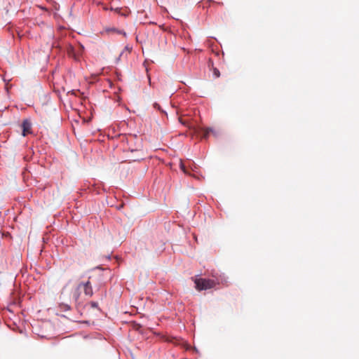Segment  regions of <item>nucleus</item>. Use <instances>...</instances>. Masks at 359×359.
Returning a JSON list of instances; mask_svg holds the SVG:
<instances>
[{
  "mask_svg": "<svg viewBox=\"0 0 359 359\" xmlns=\"http://www.w3.org/2000/svg\"><path fill=\"white\" fill-rule=\"evenodd\" d=\"M32 123L28 119H25L22 123V135L26 136L27 134L31 133Z\"/></svg>",
  "mask_w": 359,
  "mask_h": 359,
  "instance_id": "obj_3",
  "label": "nucleus"
},
{
  "mask_svg": "<svg viewBox=\"0 0 359 359\" xmlns=\"http://www.w3.org/2000/svg\"><path fill=\"white\" fill-rule=\"evenodd\" d=\"M110 10L111 11H115L116 12H118L120 11V8H114L111 7Z\"/></svg>",
  "mask_w": 359,
  "mask_h": 359,
  "instance_id": "obj_7",
  "label": "nucleus"
},
{
  "mask_svg": "<svg viewBox=\"0 0 359 359\" xmlns=\"http://www.w3.org/2000/svg\"><path fill=\"white\" fill-rule=\"evenodd\" d=\"M103 8H104V10H105V11H108V10L109 9V8L108 7H107V6H104Z\"/></svg>",
  "mask_w": 359,
  "mask_h": 359,
  "instance_id": "obj_11",
  "label": "nucleus"
},
{
  "mask_svg": "<svg viewBox=\"0 0 359 359\" xmlns=\"http://www.w3.org/2000/svg\"><path fill=\"white\" fill-rule=\"evenodd\" d=\"M194 283L198 290H203L212 288L217 283L215 280L201 278H196Z\"/></svg>",
  "mask_w": 359,
  "mask_h": 359,
  "instance_id": "obj_2",
  "label": "nucleus"
},
{
  "mask_svg": "<svg viewBox=\"0 0 359 359\" xmlns=\"http://www.w3.org/2000/svg\"><path fill=\"white\" fill-rule=\"evenodd\" d=\"M90 305L92 308H94V309H99L98 308V303L96 302H90Z\"/></svg>",
  "mask_w": 359,
  "mask_h": 359,
  "instance_id": "obj_4",
  "label": "nucleus"
},
{
  "mask_svg": "<svg viewBox=\"0 0 359 359\" xmlns=\"http://www.w3.org/2000/svg\"><path fill=\"white\" fill-rule=\"evenodd\" d=\"M210 131H211V132H212V128H208V129H207V130H206V132H205V136H208V133H209V132H210Z\"/></svg>",
  "mask_w": 359,
  "mask_h": 359,
  "instance_id": "obj_6",
  "label": "nucleus"
},
{
  "mask_svg": "<svg viewBox=\"0 0 359 359\" xmlns=\"http://www.w3.org/2000/svg\"><path fill=\"white\" fill-rule=\"evenodd\" d=\"M215 74L217 76H219V71H218V70L215 71Z\"/></svg>",
  "mask_w": 359,
  "mask_h": 359,
  "instance_id": "obj_9",
  "label": "nucleus"
},
{
  "mask_svg": "<svg viewBox=\"0 0 359 359\" xmlns=\"http://www.w3.org/2000/svg\"><path fill=\"white\" fill-rule=\"evenodd\" d=\"M64 309H65V311H69V310H70L71 307L68 304H65L64 305Z\"/></svg>",
  "mask_w": 359,
  "mask_h": 359,
  "instance_id": "obj_5",
  "label": "nucleus"
},
{
  "mask_svg": "<svg viewBox=\"0 0 359 359\" xmlns=\"http://www.w3.org/2000/svg\"><path fill=\"white\" fill-rule=\"evenodd\" d=\"M81 290H83L84 294L88 297H91L93 295V290L90 280L81 282L78 284L72 294V297L77 304H79V302L81 296Z\"/></svg>",
  "mask_w": 359,
  "mask_h": 359,
  "instance_id": "obj_1",
  "label": "nucleus"
},
{
  "mask_svg": "<svg viewBox=\"0 0 359 359\" xmlns=\"http://www.w3.org/2000/svg\"><path fill=\"white\" fill-rule=\"evenodd\" d=\"M80 48H81V52L83 50L84 47L82 45H80Z\"/></svg>",
  "mask_w": 359,
  "mask_h": 359,
  "instance_id": "obj_10",
  "label": "nucleus"
},
{
  "mask_svg": "<svg viewBox=\"0 0 359 359\" xmlns=\"http://www.w3.org/2000/svg\"><path fill=\"white\" fill-rule=\"evenodd\" d=\"M180 167H181V169L183 170V172H186L185 167L182 163H181Z\"/></svg>",
  "mask_w": 359,
  "mask_h": 359,
  "instance_id": "obj_8",
  "label": "nucleus"
}]
</instances>
